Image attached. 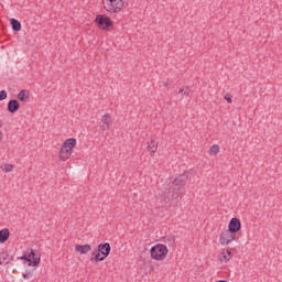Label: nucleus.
<instances>
[{
  "instance_id": "nucleus-1",
  "label": "nucleus",
  "mask_w": 282,
  "mask_h": 282,
  "mask_svg": "<svg viewBox=\"0 0 282 282\" xmlns=\"http://www.w3.org/2000/svg\"><path fill=\"white\" fill-rule=\"evenodd\" d=\"M186 182H188V174L186 172L177 176L172 186L162 192L160 197L161 206H166L170 202L182 199V188L186 186Z\"/></svg>"
},
{
  "instance_id": "nucleus-29",
  "label": "nucleus",
  "mask_w": 282,
  "mask_h": 282,
  "mask_svg": "<svg viewBox=\"0 0 282 282\" xmlns=\"http://www.w3.org/2000/svg\"><path fill=\"white\" fill-rule=\"evenodd\" d=\"M164 87H170L169 83L163 82Z\"/></svg>"
},
{
  "instance_id": "nucleus-3",
  "label": "nucleus",
  "mask_w": 282,
  "mask_h": 282,
  "mask_svg": "<svg viewBox=\"0 0 282 282\" xmlns=\"http://www.w3.org/2000/svg\"><path fill=\"white\" fill-rule=\"evenodd\" d=\"M150 254L154 261H164V259H166V254H169V248L163 243L155 245L151 248Z\"/></svg>"
},
{
  "instance_id": "nucleus-11",
  "label": "nucleus",
  "mask_w": 282,
  "mask_h": 282,
  "mask_svg": "<svg viewBox=\"0 0 282 282\" xmlns=\"http://www.w3.org/2000/svg\"><path fill=\"white\" fill-rule=\"evenodd\" d=\"M72 151L65 148H61L59 150V160L61 162H67L72 158Z\"/></svg>"
},
{
  "instance_id": "nucleus-17",
  "label": "nucleus",
  "mask_w": 282,
  "mask_h": 282,
  "mask_svg": "<svg viewBox=\"0 0 282 282\" xmlns=\"http://www.w3.org/2000/svg\"><path fill=\"white\" fill-rule=\"evenodd\" d=\"M148 151L151 152V154H154L158 152V142L154 140H151V142H148Z\"/></svg>"
},
{
  "instance_id": "nucleus-10",
  "label": "nucleus",
  "mask_w": 282,
  "mask_h": 282,
  "mask_svg": "<svg viewBox=\"0 0 282 282\" xmlns=\"http://www.w3.org/2000/svg\"><path fill=\"white\" fill-rule=\"evenodd\" d=\"M29 265L36 267L39 265V263H41V257L36 256L34 250H31V252H29Z\"/></svg>"
},
{
  "instance_id": "nucleus-20",
  "label": "nucleus",
  "mask_w": 282,
  "mask_h": 282,
  "mask_svg": "<svg viewBox=\"0 0 282 282\" xmlns=\"http://www.w3.org/2000/svg\"><path fill=\"white\" fill-rule=\"evenodd\" d=\"M219 153V145L214 144L209 148V155H217Z\"/></svg>"
},
{
  "instance_id": "nucleus-13",
  "label": "nucleus",
  "mask_w": 282,
  "mask_h": 282,
  "mask_svg": "<svg viewBox=\"0 0 282 282\" xmlns=\"http://www.w3.org/2000/svg\"><path fill=\"white\" fill-rule=\"evenodd\" d=\"M75 250L79 254H87L91 250V245H76Z\"/></svg>"
},
{
  "instance_id": "nucleus-26",
  "label": "nucleus",
  "mask_w": 282,
  "mask_h": 282,
  "mask_svg": "<svg viewBox=\"0 0 282 282\" xmlns=\"http://www.w3.org/2000/svg\"><path fill=\"white\" fill-rule=\"evenodd\" d=\"M225 254L228 256V257H230V259H232V252H230V250H227V251L225 252Z\"/></svg>"
},
{
  "instance_id": "nucleus-28",
  "label": "nucleus",
  "mask_w": 282,
  "mask_h": 282,
  "mask_svg": "<svg viewBox=\"0 0 282 282\" xmlns=\"http://www.w3.org/2000/svg\"><path fill=\"white\" fill-rule=\"evenodd\" d=\"M3 140V132L0 131V142Z\"/></svg>"
},
{
  "instance_id": "nucleus-15",
  "label": "nucleus",
  "mask_w": 282,
  "mask_h": 282,
  "mask_svg": "<svg viewBox=\"0 0 282 282\" xmlns=\"http://www.w3.org/2000/svg\"><path fill=\"white\" fill-rule=\"evenodd\" d=\"M10 23H11V28H12L13 32H21L22 25H21V22L19 20L12 18L10 20Z\"/></svg>"
},
{
  "instance_id": "nucleus-27",
  "label": "nucleus",
  "mask_w": 282,
  "mask_h": 282,
  "mask_svg": "<svg viewBox=\"0 0 282 282\" xmlns=\"http://www.w3.org/2000/svg\"><path fill=\"white\" fill-rule=\"evenodd\" d=\"M227 102L230 105L232 102V98L231 97H225Z\"/></svg>"
},
{
  "instance_id": "nucleus-19",
  "label": "nucleus",
  "mask_w": 282,
  "mask_h": 282,
  "mask_svg": "<svg viewBox=\"0 0 282 282\" xmlns=\"http://www.w3.org/2000/svg\"><path fill=\"white\" fill-rule=\"evenodd\" d=\"M178 94H181L182 98H184V96H191V94H193V90H191V87H185L184 88H180Z\"/></svg>"
},
{
  "instance_id": "nucleus-14",
  "label": "nucleus",
  "mask_w": 282,
  "mask_h": 282,
  "mask_svg": "<svg viewBox=\"0 0 282 282\" xmlns=\"http://www.w3.org/2000/svg\"><path fill=\"white\" fill-rule=\"evenodd\" d=\"M10 239V229L4 228L0 230V243H6Z\"/></svg>"
},
{
  "instance_id": "nucleus-4",
  "label": "nucleus",
  "mask_w": 282,
  "mask_h": 282,
  "mask_svg": "<svg viewBox=\"0 0 282 282\" xmlns=\"http://www.w3.org/2000/svg\"><path fill=\"white\" fill-rule=\"evenodd\" d=\"M127 3V0H104V8L107 10V12H120L122 8H124V4Z\"/></svg>"
},
{
  "instance_id": "nucleus-6",
  "label": "nucleus",
  "mask_w": 282,
  "mask_h": 282,
  "mask_svg": "<svg viewBox=\"0 0 282 282\" xmlns=\"http://www.w3.org/2000/svg\"><path fill=\"white\" fill-rule=\"evenodd\" d=\"M237 239V234L227 229L220 234L219 242L220 246H228V243H232Z\"/></svg>"
},
{
  "instance_id": "nucleus-24",
  "label": "nucleus",
  "mask_w": 282,
  "mask_h": 282,
  "mask_svg": "<svg viewBox=\"0 0 282 282\" xmlns=\"http://www.w3.org/2000/svg\"><path fill=\"white\" fill-rule=\"evenodd\" d=\"M220 261L228 262V261H230V257H228V256L226 254V252H223V253H221V257H220Z\"/></svg>"
},
{
  "instance_id": "nucleus-23",
  "label": "nucleus",
  "mask_w": 282,
  "mask_h": 282,
  "mask_svg": "<svg viewBox=\"0 0 282 282\" xmlns=\"http://www.w3.org/2000/svg\"><path fill=\"white\" fill-rule=\"evenodd\" d=\"M8 98V91L0 90V101L6 100Z\"/></svg>"
},
{
  "instance_id": "nucleus-12",
  "label": "nucleus",
  "mask_w": 282,
  "mask_h": 282,
  "mask_svg": "<svg viewBox=\"0 0 282 282\" xmlns=\"http://www.w3.org/2000/svg\"><path fill=\"white\" fill-rule=\"evenodd\" d=\"M74 147H76V139L75 138H69L64 143L62 144V149H67L68 151L73 152Z\"/></svg>"
},
{
  "instance_id": "nucleus-30",
  "label": "nucleus",
  "mask_w": 282,
  "mask_h": 282,
  "mask_svg": "<svg viewBox=\"0 0 282 282\" xmlns=\"http://www.w3.org/2000/svg\"><path fill=\"white\" fill-rule=\"evenodd\" d=\"M1 127H3V121L0 120V129H1Z\"/></svg>"
},
{
  "instance_id": "nucleus-25",
  "label": "nucleus",
  "mask_w": 282,
  "mask_h": 282,
  "mask_svg": "<svg viewBox=\"0 0 282 282\" xmlns=\"http://www.w3.org/2000/svg\"><path fill=\"white\" fill-rule=\"evenodd\" d=\"M21 259L22 261H28V263H30V253L22 256Z\"/></svg>"
},
{
  "instance_id": "nucleus-9",
  "label": "nucleus",
  "mask_w": 282,
  "mask_h": 282,
  "mask_svg": "<svg viewBox=\"0 0 282 282\" xmlns=\"http://www.w3.org/2000/svg\"><path fill=\"white\" fill-rule=\"evenodd\" d=\"M8 111L9 113H17L21 107V105L19 104V100L17 99H11L8 102Z\"/></svg>"
},
{
  "instance_id": "nucleus-22",
  "label": "nucleus",
  "mask_w": 282,
  "mask_h": 282,
  "mask_svg": "<svg viewBox=\"0 0 282 282\" xmlns=\"http://www.w3.org/2000/svg\"><path fill=\"white\" fill-rule=\"evenodd\" d=\"M23 279H26V280L34 279V274H32L31 271H28L23 273Z\"/></svg>"
},
{
  "instance_id": "nucleus-16",
  "label": "nucleus",
  "mask_w": 282,
  "mask_h": 282,
  "mask_svg": "<svg viewBox=\"0 0 282 282\" xmlns=\"http://www.w3.org/2000/svg\"><path fill=\"white\" fill-rule=\"evenodd\" d=\"M30 98V94H28V90L22 89L19 94H18V100H20L21 102H25L26 100H29Z\"/></svg>"
},
{
  "instance_id": "nucleus-18",
  "label": "nucleus",
  "mask_w": 282,
  "mask_h": 282,
  "mask_svg": "<svg viewBox=\"0 0 282 282\" xmlns=\"http://www.w3.org/2000/svg\"><path fill=\"white\" fill-rule=\"evenodd\" d=\"M7 263H10V254L8 252L0 253V265H6Z\"/></svg>"
},
{
  "instance_id": "nucleus-2",
  "label": "nucleus",
  "mask_w": 282,
  "mask_h": 282,
  "mask_svg": "<svg viewBox=\"0 0 282 282\" xmlns=\"http://www.w3.org/2000/svg\"><path fill=\"white\" fill-rule=\"evenodd\" d=\"M111 252V245L109 242L98 245L97 249L91 252L90 261L98 263L105 261Z\"/></svg>"
},
{
  "instance_id": "nucleus-5",
  "label": "nucleus",
  "mask_w": 282,
  "mask_h": 282,
  "mask_svg": "<svg viewBox=\"0 0 282 282\" xmlns=\"http://www.w3.org/2000/svg\"><path fill=\"white\" fill-rule=\"evenodd\" d=\"M96 23L99 30H109V28H113V22L111 18L107 15L99 14L96 17Z\"/></svg>"
},
{
  "instance_id": "nucleus-7",
  "label": "nucleus",
  "mask_w": 282,
  "mask_h": 282,
  "mask_svg": "<svg viewBox=\"0 0 282 282\" xmlns=\"http://www.w3.org/2000/svg\"><path fill=\"white\" fill-rule=\"evenodd\" d=\"M228 230L229 232H234L237 235V232L241 230V220H239V218L237 217L231 218L228 225Z\"/></svg>"
},
{
  "instance_id": "nucleus-8",
  "label": "nucleus",
  "mask_w": 282,
  "mask_h": 282,
  "mask_svg": "<svg viewBox=\"0 0 282 282\" xmlns=\"http://www.w3.org/2000/svg\"><path fill=\"white\" fill-rule=\"evenodd\" d=\"M100 129L101 131H109V127L113 124V121L111 120V115L106 113L101 118Z\"/></svg>"
},
{
  "instance_id": "nucleus-21",
  "label": "nucleus",
  "mask_w": 282,
  "mask_h": 282,
  "mask_svg": "<svg viewBox=\"0 0 282 282\" xmlns=\"http://www.w3.org/2000/svg\"><path fill=\"white\" fill-rule=\"evenodd\" d=\"M2 171H4V173H10L12 172V170L14 169V165L12 164H6L4 167L1 166Z\"/></svg>"
}]
</instances>
